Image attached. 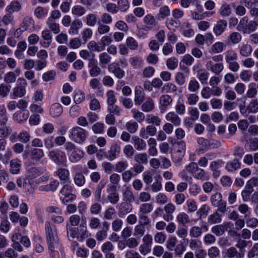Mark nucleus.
<instances>
[{
    "mask_svg": "<svg viewBox=\"0 0 258 258\" xmlns=\"http://www.w3.org/2000/svg\"><path fill=\"white\" fill-rule=\"evenodd\" d=\"M45 226L48 248L50 251L53 252L59 242L56 229L55 227H51L49 222L45 223Z\"/></svg>",
    "mask_w": 258,
    "mask_h": 258,
    "instance_id": "obj_1",
    "label": "nucleus"
},
{
    "mask_svg": "<svg viewBox=\"0 0 258 258\" xmlns=\"http://www.w3.org/2000/svg\"><path fill=\"white\" fill-rule=\"evenodd\" d=\"M64 147L68 153L69 160L71 163H77L84 157V152L72 142H66Z\"/></svg>",
    "mask_w": 258,
    "mask_h": 258,
    "instance_id": "obj_2",
    "label": "nucleus"
},
{
    "mask_svg": "<svg viewBox=\"0 0 258 258\" xmlns=\"http://www.w3.org/2000/svg\"><path fill=\"white\" fill-rule=\"evenodd\" d=\"M257 26L256 22L255 21H249L248 18L245 16L240 19L237 29L244 34H250L256 30Z\"/></svg>",
    "mask_w": 258,
    "mask_h": 258,
    "instance_id": "obj_3",
    "label": "nucleus"
},
{
    "mask_svg": "<svg viewBox=\"0 0 258 258\" xmlns=\"http://www.w3.org/2000/svg\"><path fill=\"white\" fill-rule=\"evenodd\" d=\"M87 135V132L80 126H75L69 131L70 138L72 141L78 144L84 143Z\"/></svg>",
    "mask_w": 258,
    "mask_h": 258,
    "instance_id": "obj_4",
    "label": "nucleus"
},
{
    "mask_svg": "<svg viewBox=\"0 0 258 258\" xmlns=\"http://www.w3.org/2000/svg\"><path fill=\"white\" fill-rule=\"evenodd\" d=\"M17 85L12 90V92L10 94V97L12 99L16 98H21L24 96L26 93V87L27 83L25 79L20 77L17 80Z\"/></svg>",
    "mask_w": 258,
    "mask_h": 258,
    "instance_id": "obj_5",
    "label": "nucleus"
},
{
    "mask_svg": "<svg viewBox=\"0 0 258 258\" xmlns=\"http://www.w3.org/2000/svg\"><path fill=\"white\" fill-rule=\"evenodd\" d=\"M48 156L57 165H63L67 162L65 153L60 150H52L49 152Z\"/></svg>",
    "mask_w": 258,
    "mask_h": 258,
    "instance_id": "obj_6",
    "label": "nucleus"
},
{
    "mask_svg": "<svg viewBox=\"0 0 258 258\" xmlns=\"http://www.w3.org/2000/svg\"><path fill=\"white\" fill-rule=\"evenodd\" d=\"M107 191L108 193L107 199L108 201L112 204H116L119 200V194L116 191V186L114 185H107Z\"/></svg>",
    "mask_w": 258,
    "mask_h": 258,
    "instance_id": "obj_7",
    "label": "nucleus"
},
{
    "mask_svg": "<svg viewBox=\"0 0 258 258\" xmlns=\"http://www.w3.org/2000/svg\"><path fill=\"white\" fill-rule=\"evenodd\" d=\"M108 71L112 73L118 79H122L125 76V72L122 70L118 63L113 62L108 66Z\"/></svg>",
    "mask_w": 258,
    "mask_h": 258,
    "instance_id": "obj_8",
    "label": "nucleus"
},
{
    "mask_svg": "<svg viewBox=\"0 0 258 258\" xmlns=\"http://www.w3.org/2000/svg\"><path fill=\"white\" fill-rule=\"evenodd\" d=\"M41 37L43 40L40 41V45L45 48L48 47L52 42V35L51 31L48 29L42 31Z\"/></svg>",
    "mask_w": 258,
    "mask_h": 258,
    "instance_id": "obj_9",
    "label": "nucleus"
},
{
    "mask_svg": "<svg viewBox=\"0 0 258 258\" xmlns=\"http://www.w3.org/2000/svg\"><path fill=\"white\" fill-rule=\"evenodd\" d=\"M44 156L43 150L40 148H32L30 151V157L32 161L38 162Z\"/></svg>",
    "mask_w": 258,
    "mask_h": 258,
    "instance_id": "obj_10",
    "label": "nucleus"
},
{
    "mask_svg": "<svg viewBox=\"0 0 258 258\" xmlns=\"http://www.w3.org/2000/svg\"><path fill=\"white\" fill-rule=\"evenodd\" d=\"M132 143L138 151L144 150L146 148V142L137 136H133L132 138Z\"/></svg>",
    "mask_w": 258,
    "mask_h": 258,
    "instance_id": "obj_11",
    "label": "nucleus"
},
{
    "mask_svg": "<svg viewBox=\"0 0 258 258\" xmlns=\"http://www.w3.org/2000/svg\"><path fill=\"white\" fill-rule=\"evenodd\" d=\"M227 26V21L225 20H220L217 22L213 28V31L216 36L221 35L225 31Z\"/></svg>",
    "mask_w": 258,
    "mask_h": 258,
    "instance_id": "obj_12",
    "label": "nucleus"
},
{
    "mask_svg": "<svg viewBox=\"0 0 258 258\" xmlns=\"http://www.w3.org/2000/svg\"><path fill=\"white\" fill-rule=\"evenodd\" d=\"M102 229L98 231L95 235V237L98 241L104 240L107 236V231L109 229V224L105 221L102 223Z\"/></svg>",
    "mask_w": 258,
    "mask_h": 258,
    "instance_id": "obj_13",
    "label": "nucleus"
},
{
    "mask_svg": "<svg viewBox=\"0 0 258 258\" xmlns=\"http://www.w3.org/2000/svg\"><path fill=\"white\" fill-rule=\"evenodd\" d=\"M29 116L28 111L19 110L14 113L13 118L14 120L18 123H22L28 118Z\"/></svg>",
    "mask_w": 258,
    "mask_h": 258,
    "instance_id": "obj_14",
    "label": "nucleus"
},
{
    "mask_svg": "<svg viewBox=\"0 0 258 258\" xmlns=\"http://www.w3.org/2000/svg\"><path fill=\"white\" fill-rule=\"evenodd\" d=\"M132 210V206L130 204L126 202H122L118 207V215L120 217H122L131 212Z\"/></svg>",
    "mask_w": 258,
    "mask_h": 258,
    "instance_id": "obj_15",
    "label": "nucleus"
},
{
    "mask_svg": "<svg viewBox=\"0 0 258 258\" xmlns=\"http://www.w3.org/2000/svg\"><path fill=\"white\" fill-rule=\"evenodd\" d=\"M225 254L228 258H242L244 253L238 252L234 247H230L225 250Z\"/></svg>",
    "mask_w": 258,
    "mask_h": 258,
    "instance_id": "obj_16",
    "label": "nucleus"
},
{
    "mask_svg": "<svg viewBox=\"0 0 258 258\" xmlns=\"http://www.w3.org/2000/svg\"><path fill=\"white\" fill-rule=\"evenodd\" d=\"M166 120L172 123L175 126H179L181 123V119L178 115L174 112L168 113L165 116Z\"/></svg>",
    "mask_w": 258,
    "mask_h": 258,
    "instance_id": "obj_17",
    "label": "nucleus"
},
{
    "mask_svg": "<svg viewBox=\"0 0 258 258\" xmlns=\"http://www.w3.org/2000/svg\"><path fill=\"white\" fill-rule=\"evenodd\" d=\"M230 223L227 222L222 225H217L213 226L212 229V232L217 236L223 235L226 230V228L229 227Z\"/></svg>",
    "mask_w": 258,
    "mask_h": 258,
    "instance_id": "obj_18",
    "label": "nucleus"
},
{
    "mask_svg": "<svg viewBox=\"0 0 258 258\" xmlns=\"http://www.w3.org/2000/svg\"><path fill=\"white\" fill-rule=\"evenodd\" d=\"M241 163L237 159L228 162L225 166V169L229 172H233L240 168Z\"/></svg>",
    "mask_w": 258,
    "mask_h": 258,
    "instance_id": "obj_19",
    "label": "nucleus"
},
{
    "mask_svg": "<svg viewBox=\"0 0 258 258\" xmlns=\"http://www.w3.org/2000/svg\"><path fill=\"white\" fill-rule=\"evenodd\" d=\"M44 173V169L41 167H31L28 170L27 176L30 179L36 178Z\"/></svg>",
    "mask_w": 258,
    "mask_h": 258,
    "instance_id": "obj_20",
    "label": "nucleus"
},
{
    "mask_svg": "<svg viewBox=\"0 0 258 258\" xmlns=\"http://www.w3.org/2000/svg\"><path fill=\"white\" fill-rule=\"evenodd\" d=\"M54 173L61 181L67 182L69 180L70 172L67 169L59 168Z\"/></svg>",
    "mask_w": 258,
    "mask_h": 258,
    "instance_id": "obj_21",
    "label": "nucleus"
},
{
    "mask_svg": "<svg viewBox=\"0 0 258 258\" xmlns=\"http://www.w3.org/2000/svg\"><path fill=\"white\" fill-rule=\"evenodd\" d=\"M63 109L61 105L59 103H54L50 108V114L53 117H58L62 113Z\"/></svg>",
    "mask_w": 258,
    "mask_h": 258,
    "instance_id": "obj_22",
    "label": "nucleus"
},
{
    "mask_svg": "<svg viewBox=\"0 0 258 258\" xmlns=\"http://www.w3.org/2000/svg\"><path fill=\"white\" fill-rule=\"evenodd\" d=\"M59 184V181L55 179L51 181L48 184L40 186L39 188L41 191H54L56 189Z\"/></svg>",
    "mask_w": 258,
    "mask_h": 258,
    "instance_id": "obj_23",
    "label": "nucleus"
},
{
    "mask_svg": "<svg viewBox=\"0 0 258 258\" xmlns=\"http://www.w3.org/2000/svg\"><path fill=\"white\" fill-rule=\"evenodd\" d=\"M83 24L82 22L77 19L73 21L69 32L72 35H77L79 33V29L82 27Z\"/></svg>",
    "mask_w": 258,
    "mask_h": 258,
    "instance_id": "obj_24",
    "label": "nucleus"
},
{
    "mask_svg": "<svg viewBox=\"0 0 258 258\" xmlns=\"http://www.w3.org/2000/svg\"><path fill=\"white\" fill-rule=\"evenodd\" d=\"M120 147L116 144L111 146L110 150L108 152L107 158L110 161L113 160L116 157L117 154L119 153Z\"/></svg>",
    "mask_w": 258,
    "mask_h": 258,
    "instance_id": "obj_25",
    "label": "nucleus"
},
{
    "mask_svg": "<svg viewBox=\"0 0 258 258\" xmlns=\"http://www.w3.org/2000/svg\"><path fill=\"white\" fill-rule=\"evenodd\" d=\"M252 51V47L248 44H243L239 47V54L243 57L249 56Z\"/></svg>",
    "mask_w": 258,
    "mask_h": 258,
    "instance_id": "obj_26",
    "label": "nucleus"
},
{
    "mask_svg": "<svg viewBox=\"0 0 258 258\" xmlns=\"http://www.w3.org/2000/svg\"><path fill=\"white\" fill-rule=\"evenodd\" d=\"M21 161L17 159L12 160L10 162V172L12 174H18L20 172Z\"/></svg>",
    "mask_w": 258,
    "mask_h": 258,
    "instance_id": "obj_27",
    "label": "nucleus"
},
{
    "mask_svg": "<svg viewBox=\"0 0 258 258\" xmlns=\"http://www.w3.org/2000/svg\"><path fill=\"white\" fill-rule=\"evenodd\" d=\"M153 209L152 204L150 203L142 204L140 206L138 214L147 215L150 213Z\"/></svg>",
    "mask_w": 258,
    "mask_h": 258,
    "instance_id": "obj_28",
    "label": "nucleus"
},
{
    "mask_svg": "<svg viewBox=\"0 0 258 258\" xmlns=\"http://www.w3.org/2000/svg\"><path fill=\"white\" fill-rule=\"evenodd\" d=\"M46 24L50 30L54 34H58L60 32L59 24L56 23L52 18H48Z\"/></svg>",
    "mask_w": 258,
    "mask_h": 258,
    "instance_id": "obj_29",
    "label": "nucleus"
},
{
    "mask_svg": "<svg viewBox=\"0 0 258 258\" xmlns=\"http://www.w3.org/2000/svg\"><path fill=\"white\" fill-rule=\"evenodd\" d=\"M162 177L160 175L155 177V181L151 185V189L154 192H157L162 189Z\"/></svg>",
    "mask_w": 258,
    "mask_h": 258,
    "instance_id": "obj_30",
    "label": "nucleus"
},
{
    "mask_svg": "<svg viewBox=\"0 0 258 258\" xmlns=\"http://www.w3.org/2000/svg\"><path fill=\"white\" fill-rule=\"evenodd\" d=\"M218 12L223 17H229L231 14V7L229 5L224 4L220 7Z\"/></svg>",
    "mask_w": 258,
    "mask_h": 258,
    "instance_id": "obj_31",
    "label": "nucleus"
},
{
    "mask_svg": "<svg viewBox=\"0 0 258 258\" xmlns=\"http://www.w3.org/2000/svg\"><path fill=\"white\" fill-rule=\"evenodd\" d=\"M129 62L134 68L139 69L142 66L143 60L141 57L133 56L130 58Z\"/></svg>",
    "mask_w": 258,
    "mask_h": 258,
    "instance_id": "obj_32",
    "label": "nucleus"
},
{
    "mask_svg": "<svg viewBox=\"0 0 258 258\" xmlns=\"http://www.w3.org/2000/svg\"><path fill=\"white\" fill-rule=\"evenodd\" d=\"M85 177L84 175L80 172L76 173L74 177V181L78 186H82L85 183Z\"/></svg>",
    "mask_w": 258,
    "mask_h": 258,
    "instance_id": "obj_33",
    "label": "nucleus"
},
{
    "mask_svg": "<svg viewBox=\"0 0 258 258\" xmlns=\"http://www.w3.org/2000/svg\"><path fill=\"white\" fill-rule=\"evenodd\" d=\"M21 9V4L18 1H13L6 7V11L10 14L19 11Z\"/></svg>",
    "mask_w": 258,
    "mask_h": 258,
    "instance_id": "obj_34",
    "label": "nucleus"
},
{
    "mask_svg": "<svg viewBox=\"0 0 258 258\" xmlns=\"http://www.w3.org/2000/svg\"><path fill=\"white\" fill-rule=\"evenodd\" d=\"M145 95L141 89H136L135 92V103L136 105H140L144 100Z\"/></svg>",
    "mask_w": 258,
    "mask_h": 258,
    "instance_id": "obj_35",
    "label": "nucleus"
},
{
    "mask_svg": "<svg viewBox=\"0 0 258 258\" xmlns=\"http://www.w3.org/2000/svg\"><path fill=\"white\" fill-rule=\"evenodd\" d=\"M222 214H218L215 212L213 214L209 216L208 222L211 225L220 223L222 221Z\"/></svg>",
    "mask_w": 258,
    "mask_h": 258,
    "instance_id": "obj_36",
    "label": "nucleus"
},
{
    "mask_svg": "<svg viewBox=\"0 0 258 258\" xmlns=\"http://www.w3.org/2000/svg\"><path fill=\"white\" fill-rule=\"evenodd\" d=\"M237 57V53L233 50H227L225 53V59L227 63L236 60Z\"/></svg>",
    "mask_w": 258,
    "mask_h": 258,
    "instance_id": "obj_37",
    "label": "nucleus"
},
{
    "mask_svg": "<svg viewBox=\"0 0 258 258\" xmlns=\"http://www.w3.org/2000/svg\"><path fill=\"white\" fill-rule=\"evenodd\" d=\"M154 108V101L150 98H148L142 105V110L144 112L151 111Z\"/></svg>",
    "mask_w": 258,
    "mask_h": 258,
    "instance_id": "obj_38",
    "label": "nucleus"
},
{
    "mask_svg": "<svg viewBox=\"0 0 258 258\" xmlns=\"http://www.w3.org/2000/svg\"><path fill=\"white\" fill-rule=\"evenodd\" d=\"M12 87L10 85L1 83L0 84V97L4 98L8 96L9 94Z\"/></svg>",
    "mask_w": 258,
    "mask_h": 258,
    "instance_id": "obj_39",
    "label": "nucleus"
},
{
    "mask_svg": "<svg viewBox=\"0 0 258 258\" xmlns=\"http://www.w3.org/2000/svg\"><path fill=\"white\" fill-rule=\"evenodd\" d=\"M172 102V98L167 94L161 95L159 98V103L162 107H166L171 104Z\"/></svg>",
    "mask_w": 258,
    "mask_h": 258,
    "instance_id": "obj_40",
    "label": "nucleus"
},
{
    "mask_svg": "<svg viewBox=\"0 0 258 258\" xmlns=\"http://www.w3.org/2000/svg\"><path fill=\"white\" fill-rule=\"evenodd\" d=\"M224 201L221 193L216 192L211 196L210 198V202L212 205L214 207L219 205V204L222 203Z\"/></svg>",
    "mask_w": 258,
    "mask_h": 258,
    "instance_id": "obj_41",
    "label": "nucleus"
},
{
    "mask_svg": "<svg viewBox=\"0 0 258 258\" xmlns=\"http://www.w3.org/2000/svg\"><path fill=\"white\" fill-rule=\"evenodd\" d=\"M17 76L13 72H9L6 73L4 77V81L5 84H9L14 83L16 81Z\"/></svg>",
    "mask_w": 258,
    "mask_h": 258,
    "instance_id": "obj_42",
    "label": "nucleus"
},
{
    "mask_svg": "<svg viewBox=\"0 0 258 258\" xmlns=\"http://www.w3.org/2000/svg\"><path fill=\"white\" fill-rule=\"evenodd\" d=\"M134 159L139 164H147L148 162V156L146 153H138L135 155Z\"/></svg>",
    "mask_w": 258,
    "mask_h": 258,
    "instance_id": "obj_43",
    "label": "nucleus"
},
{
    "mask_svg": "<svg viewBox=\"0 0 258 258\" xmlns=\"http://www.w3.org/2000/svg\"><path fill=\"white\" fill-rule=\"evenodd\" d=\"M17 138L21 143H27L30 141L31 136L29 132L22 131L19 134Z\"/></svg>",
    "mask_w": 258,
    "mask_h": 258,
    "instance_id": "obj_44",
    "label": "nucleus"
},
{
    "mask_svg": "<svg viewBox=\"0 0 258 258\" xmlns=\"http://www.w3.org/2000/svg\"><path fill=\"white\" fill-rule=\"evenodd\" d=\"M133 114V117L139 122H142L145 118V114L138 110L133 108L131 110Z\"/></svg>",
    "mask_w": 258,
    "mask_h": 258,
    "instance_id": "obj_45",
    "label": "nucleus"
},
{
    "mask_svg": "<svg viewBox=\"0 0 258 258\" xmlns=\"http://www.w3.org/2000/svg\"><path fill=\"white\" fill-rule=\"evenodd\" d=\"M170 13V10L169 8L167 6H164L159 9V13L158 14V17L159 19H164L168 16Z\"/></svg>",
    "mask_w": 258,
    "mask_h": 258,
    "instance_id": "obj_46",
    "label": "nucleus"
},
{
    "mask_svg": "<svg viewBox=\"0 0 258 258\" xmlns=\"http://www.w3.org/2000/svg\"><path fill=\"white\" fill-rule=\"evenodd\" d=\"M123 197L126 201L133 202L135 201V196L129 187H127L123 192Z\"/></svg>",
    "mask_w": 258,
    "mask_h": 258,
    "instance_id": "obj_47",
    "label": "nucleus"
},
{
    "mask_svg": "<svg viewBox=\"0 0 258 258\" xmlns=\"http://www.w3.org/2000/svg\"><path fill=\"white\" fill-rule=\"evenodd\" d=\"M146 120L148 123L154 124L156 126H159L161 123V119L158 116L153 114L148 115Z\"/></svg>",
    "mask_w": 258,
    "mask_h": 258,
    "instance_id": "obj_48",
    "label": "nucleus"
},
{
    "mask_svg": "<svg viewBox=\"0 0 258 258\" xmlns=\"http://www.w3.org/2000/svg\"><path fill=\"white\" fill-rule=\"evenodd\" d=\"M246 224L248 227L254 228L258 226V219L255 217H251L245 215Z\"/></svg>",
    "mask_w": 258,
    "mask_h": 258,
    "instance_id": "obj_49",
    "label": "nucleus"
},
{
    "mask_svg": "<svg viewBox=\"0 0 258 258\" xmlns=\"http://www.w3.org/2000/svg\"><path fill=\"white\" fill-rule=\"evenodd\" d=\"M47 14V10L42 7H37L34 11V14L38 19L44 18Z\"/></svg>",
    "mask_w": 258,
    "mask_h": 258,
    "instance_id": "obj_50",
    "label": "nucleus"
},
{
    "mask_svg": "<svg viewBox=\"0 0 258 258\" xmlns=\"http://www.w3.org/2000/svg\"><path fill=\"white\" fill-rule=\"evenodd\" d=\"M255 84L254 83H250L248 85V89L246 92V96L249 98H252L255 97L257 94L256 89L254 87Z\"/></svg>",
    "mask_w": 258,
    "mask_h": 258,
    "instance_id": "obj_51",
    "label": "nucleus"
},
{
    "mask_svg": "<svg viewBox=\"0 0 258 258\" xmlns=\"http://www.w3.org/2000/svg\"><path fill=\"white\" fill-rule=\"evenodd\" d=\"M248 113H255L258 112V101L252 99L248 105Z\"/></svg>",
    "mask_w": 258,
    "mask_h": 258,
    "instance_id": "obj_52",
    "label": "nucleus"
},
{
    "mask_svg": "<svg viewBox=\"0 0 258 258\" xmlns=\"http://www.w3.org/2000/svg\"><path fill=\"white\" fill-rule=\"evenodd\" d=\"M86 19V24L89 26L93 27L97 23V16L94 14H88Z\"/></svg>",
    "mask_w": 258,
    "mask_h": 258,
    "instance_id": "obj_53",
    "label": "nucleus"
},
{
    "mask_svg": "<svg viewBox=\"0 0 258 258\" xmlns=\"http://www.w3.org/2000/svg\"><path fill=\"white\" fill-rule=\"evenodd\" d=\"M162 92L175 93L177 91V87L174 84L168 83L164 84L162 88Z\"/></svg>",
    "mask_w": 258,
    "mask_h": 258,
    "instance_id": "obj_54",
    "label": "nucleus"
},
{
    "mask_svg": "<svg viewBox=\"0 0 258 258\" xmlns=\"http://www.w3.org/2000/svg\"><path fill=\"white\" fill-rule=\"evenodd\" d=\"M85 9L79 5H76L74 6L72 9V14L79 17L83 16L85 13Z\"/></svg>",
    "mask_w": 258,
    "mask_h": 258,
    "instance_id": "obj_55",
    "label": "nucleus"
},
{
    "mask_svg": "<svg viewBox=\"0 0 258 258\" xmlns=\"http://www.w3.org/2000/svg\"><path fill=\"white\" fill-rule=\"evenodd\" d=\"M99 62L101 65L105 66L110 62L111 57L106 52H103L100 54Z\"/></svg>",
    "mask_w": 258,
    "mask_h": 258,
    "instance_id": "obj_56",
    "label": "nucleus"
},
{
    "mask_svg": "<svg viewBox=\"0 0 258 258\" xmlns=\"http://www.w3.org/2000/svg\"><path fill=\"white\" fill-rule=\"evenodd\" d=\"M78 233L80 234V237L82 239H84L89 237V233L87 230L86 224L85 223H82L80 225V229L79 230Z\"/></svg>",
    "mask_w": 258,
    "mask_h": 258,
    "instance_id": "obj_57",
    "label": "nucleus"
},
{
    "mask_svg": "<svg viewBox=\"0 0 258 258\" xmlns=\"http://www.w3.org/2000/svg\"><path fill=\"white\" fill-rule=\"evenodd\" d=\"M178 63V61L177 59L174 57L169 58L166 60V65L169 70H174L177 68Z\"/></svg>",
    "mask_w": 258,
    "mask_h": 258,
    "instance_id": "obj_58",
    "label": "nucleus"
},
{
    "mask_svg": "<svg viewBox=\"0 0 258 258\" xmlns=\"http://www.w3.org/2000/svg\"><path fill=\"white\" fill-rule=\"evenodd\" d=\"M88 48L93 51L99 52L104 50V47L99 46L95 41H91L87 45Z\"/></svg>",
    "mask_w": 258,
    "mask_h": 258,
    "instance_id": "obj_59",
    "label": "nucleus"
},
{
    "mask_svg": "<svg viewBox=\"0 0 258 258\" xmlns=\"http://www.w3.org/2000/svg\"><path fill=\"white\" fill-rule=\"evenodd\" d=\"M200 88V84L196 79L191 80L188 85V89L190 92H195Z\"/></svg>",
    "mask_w": 258,
    "mask_h": 258,
    "instance_id": "obj_60",
    "label": "nucleus"
},
{
    "mask_svg": "<svg viewBox=\"0 0 258 258\" xmlns=\"http://www.w3.org/2000/svg\"><path fill=\"white\" fill-rule=\"evenodd\" d=\"M33 20L32 18L29 17H26L24 18L22 23L21 25V28L23 29V30H27L28 28L32 24Z\"/></svg>",
    "mask_w": 258,
    "mask_h": 258,
    "instance_id": "obj_61",
    "label": "nucleus"
},
{
    "mask_svg": "<svg viewBox=\"0 0 258 258\" xmlns=\"http://www.w3.org/2000/svg\"><path fill=\"white\" fill-rule=\"evenodd\" d=\"M97 24L98 25L97 31L99 34L102 35L107 33L109 31L110 28L108 26L102 23L101 21L98 22Z\"/></svg>",
    "mask_w": 258,
    "mask_h": 258,
    "instance_id": "obj_62",
    "label": "nucleus"
},
{
    "mask_svg": "<svg viewBox=\"0 0 258 258\" xmlns=\"http://www.w3.org/2000/svg\"><path fill=\"white\" fill-rule=\"evenodd\" d=\"M229 39L231 42L233 44L238 43L241 40V35L237 32H232L229 36Z\"/></svg>",
    "mask_w": 258,
    "mask_h": 258,
    "instance_id": "obj_63",
    "label": "nucleus"
},
{
    "mask_svg": "<svg viewBox=\"0 0 258 258\" xmlns=\"http://www.w3.org/2000/svg\"><path fill=\"white\" fill-rule=\"evenodd\" d=\"M248 256L249 258H258V243H255L248 251Z\"/></svg>",
    "mask_w": 258,
    "mask_h": 258,
    "instance_id": "obj_64",
    "label": "nucleus"
}]
</instances>
